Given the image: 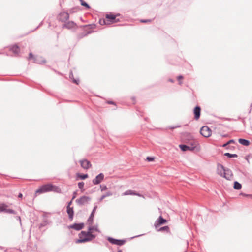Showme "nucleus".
<instances>
[{"label":"nucleus","instance_id":"nucleus-29","mask_svg":"<svg viewBox=\"0 0 252 252\" xmlns=\"http://www.w3.org/2000/svg\"><path fill=\"white\" fill-rule=\"evenodd\" d=\"M235 143V141L234 139H231V140H229V141H228L226 143L222 145L221 146V147H226L228 145H229L231 144H232V143Z\"/></svg>","mask_w":252,"mask_h":252},{"label":"nucleus","instance_id":"nucleus-42","mask_svg":"<svg viewBox=\"0 0 252 252\" xmlns=\"http://www.w3.org/2000/svg\"><path fill=\"white\" fill-rule=\"evenodd\" d=\"M69 77L71 79H73L74 78L73 77V74L72 71H70L69 74Z\"/></svg>","mask_w":252,"mask_h":252},{"label":"nucleus","instance_id":"nucleus-13","mask_svg":"<svg viewBox=\"0 0 252 252\" xmlns=\"http://www.w3.org/2000/svg\"><path fill=\"white\" fill-rule=\"evenodd\" d=\"M66 212L68 216V219L70 221L73 219L74 211L73 207H66Z\"/></svg>","mask_w":252,"mask_h":252},{"label":"nucleus","instance_id":"nucleus-47","mask_svg":"<svg viewBox=\"0 0 252 252\" xmlns=\"http://www.w3.org/2000/svg\"><path fill=\"white\" fill-rule=\"evenodd\" d=\"M16 219L17 220L19 221L20 223L21 224V220L20 217V216H16Z\"/></svg>","mask_w":252,"mask_h":252},{"label":"nucleus","instance_id":"nucleus-55","mask_svg":"<svg viewBox=\"0 0 252 252\" xmlns=\"http://www.w3.org/2000/svg\"><path fill=\"white\" fill-rule=\"evenodd\" d=\"M241 195H243V196H251V195H249V194H245V193H241Z\"/></svg>","mask_w":252,"mask_h":252},{"label":"nucleus","instance_id":"nucleus-22","mask_svg":"<svg viewBox=\"0 0 252 252\" xmlns=\"http://www.w3.org/2000/svg\"><path fill=\"white\" fill-rule=\"evenodd\" d=\"M238 141L239 143L246 146H249L250 144L249 140L243 138L239 139Z\"/></svg>","mask_w":252,"mask_h":252},{"label":"nucleus","instance_id":"nucleus-49","mask_svg":"<svg viewBox=\"0 0 252 252\" xmlns=\"http://www.w3.org/2000/svg\"><path fill=\"white\" fill-rule=\"evenodd\" d=\"M107 103L109 104H115V102L113 101H108Z\"/></svg>","mask_w":252,"mask_h":252},{"label":"nucleus","instance_id":"nucleus-10","mask_svg":"<svg viewBox=\"0 0 252 252\" xmlns=\"http://www.w3.org/2000/svg\"><path fill=\"white\" fill-rule=\"evenodd\" d=\"M104 174L102 173H100L93 180L92 182L95 185L99 184L104 180Z\"/></svg>","mask_w":252,"mask_h":252},{"label":"nucleus","instance_id":"nucleus-11","mask_svg":"<svg viewBox=\"0 0 252 252\" xmlns=\"http://www.w3.org/2000/svg\"><path fill=\"white\" fill-rule=\"evenodd\" d=\"M167 222L166 220L164 219L162 216H160L157 220H156L154 226L156 229H157L160 225L166 223Z\"/></svg>","mask_w":252,"mask_h":252},{"label":"nucleus","instance_id":"nucleus-28","mask_svg":"<svg viewBox=\"0 0 252 252\" xmlns=\"http://www.w3.org/2000/svg\"><path fill=\"white\" fill-rule=\"evenodd\" d=\"M81 3V5L84 7H85L87 9H90V6L89 5L84 1L83 0H79Z\"/></svg>","mask_w":252,"mask_h":252},{"label":"nucleus","instance_id":"nucleus-41","mask_svg":"<svg viewBox=\"0 0 252 252\" xmlns=\"http://www.w3.org/2000/svg\"><path fill=\"white\" fill-rule=\"evenodd\" d=\"M180 126H180L177 125V126H170L168 128L169 129L173 130V129H174L175 128H178V127H180Z\"/></svg>","mask_w":252,"mask_h":252},{"label":"nucleus","instance_id":"nucleus-26","mask_svg":"<svg viewBox=\"0 0 252 252\" xmlns=\"http://www.w3.org/2000/svg\"><path fill=\"white\" fill-rule=\"evenodd\" d=\"M224 156H226L228 158H233L238 157V155L236 154H231L229 153H225L224 154Z\"/></svg>","mask_w":252,"mask_h":252},{"label":"nucleus","instance_id":"nucleus-27","mask_svg":"<svg viewBox=\"0 0 252 252\" xmlns=\"http://www.w3.org/2000/svg\"><path fill=\"white\" fill-rule=\"evenodd\" d=\"M89 230H91L92 231H95L98 232L99 233L100 232V230L98 229L97 226H96V225L89 226Z\"/></svg>","mask_w":252,"mask_h":252},{"label":"nucleus","instance_id":"nucleus-44","mask_svg":"<svg viewBox=\"0 0 252 252\" xmlns=\"http://www.w3.org/2000/svg\"><path fill=\"white\" fill-rule=\"evenodd\" d=\"M99 23L101 25H104L105 24V20L104 19H100L99 20Z\"/></svg>","mask_w":252,"mask_h":252},{"label":"nucleus","instance_id":"nucleus-38","mask_svg":"<svg viewBox=\"0 0 252 252\" xmlns=\"http://www.w3.org/2000/svg\"><path fill=\"white\" fill-rule=\"evenodd\" d=\"M146 159L148 161L151 162L154 161L155 158L153 157H147Z\"/></svg>","mask_w":252,"mask_h":252},{"label":"nucleus","instance_id":"nucleus-17","mask_svg":"<svg viewBox=\"0 0 252 252\" xmlns=\"http://www.w3.org/2000/svg\"><path fill=\"white\" fill-rule=\"evenodd\" d=\"M97 208V206L96 205H95L94 207V208H93V210H92V212H91V214H90V216H89V218L88 219V221L89 222V223L90 224H91L92 223L93 221L94 213H95V212L96 211V210Z\"/></svg>","mask_w":252,"mask_h":252},{"label":"nucleus","instance_id":"nucleus-57","mask_svg":"<svg viewBox=\"0 0 252 252\" xmlns=\"http://www.w3.org/2000/svg\"><path fill=\"white\" fill-rule=\"evenodd\" d=\"M45 225V223H41L40 224V227H43V226H44Z\"/></svg>","mask_w":252,"mask_h":252},{"label":"nucleus","instance_id":"nucleus-40","mask_svg":"<svg viewBox=\"0 0 252 252\" xmlns=\"http://www.w3.org/2000/svg\"><path fill=\"white\" fill-rule=\"evenodd\" d=\"M77 195V191H74L73 193V195H72V198H71L72 200H73L76 197Z\"/></svg>","mask_w":252,"mask_h":252},{"label":"nucleus","instance_id":"nucleus-12","mask_svg":"<svg viewBox=\"0 0 252 252\" xmlns=\"http://www.w3.org/2000/svg\"><path fill=\"white\" fill-rule=\"evenodd\" d=\"M120 15V14L114 15L112 13L107 14L106 15V18L108 21L111 23H115L119 21V19H117L116 17Z\"/></svg>","mask_w":252,"mask_h":252},{"label":"nucleus","instance_id":"nucleus-3","mask_svg":"<svg viewBox=\"0 0 252 252\" xmlns=\"http://www.w3.org/2000/svg\"><path fill=\"white\" fill-rule=\"evenodd\" d=\"M54 188H56V189H59L56 186H54L51 184L43 185L40 186L39 188L36 190L35 193L39 194L53 190L55 191V190L54 189ZM55 191L58 192V191L56 190H55Z\"/></svg>","mask_w":252,"mask_h":252},{"label":"nucleus","instance_id":"nucleus-51","mask_svg":"<svg viewBox=\"0 0 252 252\" xmlns=\"http://www.w3.org/2000/svg\"><path fill=\"white\" fill-rule=\"evenodd\" d=\"M134 195H136V196H141V195L140 193H137L135 191L134 192Z\"/></svg>","mask_w":252,"mask_h":252},{"label":"nucleus","instance_id":"nucleus-37","mask_svg":"<svg viewBox=\"0 0 252 252\" xmlns=\"http://www.w3.org/2000/svg\"><path fill=\"white\" fill-rule=\"evenodd\" d=\"M226 150H233L235 149L234 146L228 145L226 147H224Z\"/></svg>","mask_w":252,"mask_h":252},{"label":"nucleus","instance_id":"nucleus-31","mask_svg":"<svg viewBox=\"0 0 252 252\" xmlns=\"http://www.w3.org/2000/svg\"><path fill=\"white\" fill-rule=\"evenodd\" d=\"M134 191L128 190L125 191L124 193V195H134Z\"/></svg>","mask_w":252,"mask_h":252},{"label":"nucleus","instance_id":"nucleus-9","mask_svg":"<svg viewBox=\"0 0 252 252\" xmlns=\"http://www.w3.org/2000/svg\"><path fill=\"white\" fill-rule=\"evenodd\" d=\"M96 237V235L94 234H90V238H83V239H77L75 240L77 244L83 243L87 242H90Z\"/></svg>","mask_w":252,"mask_h":252},{"label":"nucleus","instance_id":"nucleus-33","mask_svg":"<svg viewBox=\"0 0 252 252\" xmlns=\"http://www.w3.org/2000/svg\"><path fill=\"white\" fill-rule=\"evenodd\" d=\"M84 186V183L83 182H80L78 183V188L80 189H82V191L84 190V189H83Z\"/></svg>","mask_w":252,"mask_h":252},{"label":"nucleus","instance_id":"nucleus-46","mask_svg":"<svg viewBox=\"0 0 252 252\" xmlns=\"http://www.w3.org/2000/svg\"><path fill=\"white\" fill-rule=\"evenodd\" d=\"M34 58H35V57H34L33 55L32 54V53H30L29 54V59H33V60H34Z\"/></svg>","mask_w":252,"mask_h":252},{"label":"nucleus","instance_id":"nucleus-25","mask_svg":"<svg viewBox=\"0 0 252 252\" xmlns=\"http://www.w3.org/2000/svg\"><path fill=\"white\" fill-rule=\"evenodd\" d=\"M170 230V228L168 226H164L163 227H160L159 229H158V231H160V232H163L166 231L167 232H168Z\"/></svg>","mask_w":252,"mask_h":252},{"label":"nucleus","instance_id":"nucleus-4","mask_svg":"<svg viewBox=\"0 0 252 252\" xmlns=\"http://www.w3.org/2000/svg\"><path fill=\"white\" fill-rule=\"evenodd\" d=\"M91 199L89 196L84 195L79 198L75 200V202L79 206H82L89 203L91 201Z\"/></svg>","mask_w":252,"mask_h":252},{"label":"nucleus","instance_id":"nucleus-23","mask_svg":"<svg viewBox=\"0 0 252 252\" xmlns=\"http://www.w3.org/2000/svg\"><path fill=\"white\" fill-rule=\"evenodd\" d=\"M233 188L235 189L239 190L242 188L241 184L237 181L234 182Z\"/></svg>","mask_w":252,"mask_h":252},{"label":"nucleus","instance_id":"nucleus-20","mask_svg":"<svg viewBox=\"0 0 252 252\" xmlns=\"http://www.w3.org/2000/svg\"><path fill=\"white\" fill-rule=\"evenodd\" d=\"M10 50L15 54H18L20 51L19 46L16 44L12 45L10 47Z\"/></svg>","mask_w":252,"mask_h":252},{"label":"nucleus","instance_id":"nucleus-53","mask_svg":"<svg viewBox=\"0 0 252 252\" xmlns=\"http://www.w3.org/2000/svg\"><path fill=\"white\" fill-rule=\"evenodd\" d=\"M168 81L170 82H171V83H174V80L173 79H171V78H169L168 79Z\"/></svg>","mask_w":252,"mask_h":252},{"label":"nucleus","instance_id":"nucleus-34","mask_svg":"<svg viewBox=\"0 0 252 252\" xmlns=\"http://www.w3.org/2000/svg\"><path fill=\"white\" fill-rule=\"evenodd\" d=\"M100 187L101 189V191H103L104 190H106L108 189L106 185H100Z\"/></svg>","mask_w":252,"mask_h":252},{"label":"nucleus","instance_id":"nucleus-5","mask_svg":"<svg viewBox=\"0 0 252 252\" xmlns=\"http://www.w3.org/2000/svg\"><path fill=\"white\" fill-rule=\"evenodd\" d=\"M107 240L111 244L118 246L123 245L126 242L125 239H117L111 237H108Z\"/></svg>","mask_w":252,"mask_h":252},{"label":"nucleus","instance_id":"nucleus-18","mask_svg":"<svg viewBox=\"0 0 252 252\" xmlns=\"http://www.w3.org/2000/svg\"><path fill=\"white\" fill-rule=\"evenodd\" d=\"M34 62L37 64H43L45 63L46 62V60L43 57H38L34 58Z\"/></svg>","mask_w":252,"mask_h":252},{"label":"nucleus","instance_id":"nucleus-36","mask_svg":"<svg viewBox=\"0 0 252 252\" xmlns=\"http://www.w3.org/2000/svg\"><path fill=\"white\" fill-rule=\"evenodd\" d=\"M87 35V33H82L78 35V38L79 39H81L82 37L86 36Z\"/></svg>","mask_w":252,"mask_h":252},{"label":"nucleus","instance_id":"nucleus-35","mask_svg":"<svg viewBox=\"0 0 252 252\" xmlns=\"http://www.w3.org/2000/svg\"><path fill=\"white\" fill-rule=\"evenodd\" d=\"M183 78V76L181 75H179L177 77V79L179 80V84L181 85L182 84V81H180V80L182 79Z\"/></svg>","mask_w":252,"mask_h":252},{"label":"nucleus","instance_id":"nucleus-32","mask_svg":"<svg viewBox=\"0 0 252 252\" xmlns=\"http://www.w3.org/2000/svg\"><path fill=\"white\" fill-rule=\"evenodd\" d=\"M5 213H9V214H16V212L11 209H7V208H5Z\"/></svg>","mask_w":252,"mask_h":252},{"label":"nucleus","instance_id":"nucleus-54","mask_svg":"<svg viewBox=\"0 0 252 252\" xmlns=\"http://www.w3.org/2000/svg\"><path fill=\"white\" fill-rule=\"evenodd\" d=\"M83 238H90V235L89 234V235H84L83 236Z\"/></svg>","mask_w":252,"mask_h":252},{"label":"nucleus","instance_id":"nucleus-21","mask_svg":"<svg viewBox=\"0 0 252 252\" xmlns=\"http://www.w3.org/2000/svg\"><path fill=\"white\" fill-rule=\"evenodd\" d=\"M113 195V193L110 191H109L108 192H107L106 193L103 194L100 198H99L98 199V202H101L104 198H105L106 197H109V196H111Z\"/></svg>","mask_w":252,"mask_h":252},{"label":"nucleus","instance_id":"nucleus-52","mask_svg":"<svg viewBox=\"0 0 252 252\" xmlns=\"http://www.w3.org/2000/svg\"><path fill=\"white\" fill-rule=\"evenodd\" d=\"M75 9V8H71V9H70V12L71 13H73V12H74L75 11V10H74Z\"/></svg>","mask_w":252,"mask_h":252},{"label":"nucleus","instance_id":"nucleus-15","mask_svg":"<svg viewBox=\"0 0 252 252\" xmlns=\"http://www.w3.org/2000/svg\"><path fill=\"white\" fill-rule=\"evenodd\" d=\"M201 108L199 106H196L194 107L193 110V113L194 115V119L196 120H198L200 117Z\"/></svg>","mask_w":252,"mask_h":252},{"label":"nucleus","instance_id":"nucleus-6","mask_svg":"<svg viewBox=\"0 0 252 252\" xmlns=\"http://www.w3.org/2000/svg\"><path fill=\"white\" fill-rule=\"evenodd\" d=\"M212 131L207 126H202L200 130V134L204 137H209L211 135Z\"/></svg>","mask_w":252,"mask_h":252},{"label":"nucleus","instance_id":"nucleus-60","mask_svg":"<svg viewBox=\"0 0 252 252\" xmlns=\"http://www.w3.org/2000/svg\"><path fill=\"white\" fill-rule=\"evenodd\" d=\"M142 235H143V234H142V235H138L136 236H135V237H132V238H135V237H139V236H142Z\"/></svg>","mask_w":252,"mask_h":252},{"label":"nucleus","instance_id":"nucleus-19","mask_svg":"<svg viewBox=\"0 0 252 252\" xmlns=\"http://www.w3.org/2000/svg\"><path fill=\"white\" fill-rule=\"evenodd\" d=\"M92 234V231L89 230V228L88 229V231L86 232L85 231H81V232L78 234L79 239H83V236L84 235H87L89 234Z\"/></svg>","mask_w":252,"mask_h":252},{"label":"nucleus","instance_id":"nucleus-50","mask_svg":"<svg viewBox=\"0 0 252 252\" xmlns=\"http://www.w3.org/2000/svg\"><path fill=\"white\" fill-rule=\"evenodd\" d=\"M22 197H23V194L21 193H19L18 195V197L22 198Z\"/></svg>","mask_w":252,"mask_h":252},{"label":"nucleus","instance_id":"nucleus-24","mask_svg":"<svg viewBox=\"0 0 252 252\" xmlns=\"http://www.w3.org/2000/svg\"><path fill=\"white\" fill-rule=\"evenodd\" d=\"M77 176L79 177L81 180H85L88 177V174L77 173Z\"/></svg>","mask_w":252,"mask_h":252},{"label":"nucleus","instance_id":"nucleus-58","mask_svg":"<svg viewBox=\"0 0 252 252\" xmlns=\"http://www.w3.org/2000/svg\"><path fill=\"white\" fill-rule=\"evenodd\" d=\"M131 99H132L133 101H135V97H131Z\"/></svg>","mask_w":252,"mask_h":252},{"label":"nucleus","instance_id":"nucleus-2","mask_svg":"<svg viewBox=\"0 0 252 252\" xmlns=\"http://www.w3.org/2000/svg\"><path fill=\"white\" fill-rule=\"evenodd\" d=\"M217 168L218 174L220 176L225 178L227 180H231L232 179L233 173L230 169L225 168L223 165L220 163L217 164Z\"/></svg>","mask_w":252,"mask_h":252},{"label":"nucleus","instance_id":"nucleus-45","mask_svg":"<svg viewBox=\"0 0 252 252\" xmlns=\"http://www.w3.org/2000/svg\"><path fill=\"white\" fill-rule=\"evenodd\" d=\"M72 82H73V83H74L76 84H78V83H79V79H74V78H73V79H72Z\"/></svg>","mask_w":252,"mask_h":252},{"label":"nucleus","instance_id":"nucleus-61","mask_svg":"<svg viewBox=\"0 0 252 252\" xmlns=\"http://www.w3.org/2000/svg\"><path fill=\"white\" fill-rule=\"evenodd\" d=\"M252 107V103L251 104V106H250V107L251 108ZM251 108L250 109V112H251Z\"/></svg>","mask_w":252,"mask_h":252},{"label":"nucleus","instance_id":"nucleus-56","mask_svg":"<svg viewBox=\"0 0 252 252\" xmlns=\"http://www.w3.org/2000/svg\"><path fill=\"white\" fill-rule=\"evenodd\" d=\"M221 136L223 137H226L228 136V134L221 135Z\"/></svg>","mask_w":252,"mask_h":252},{"label":"nucleus","instance_id":"nucleus-39","mask_svg":"<svg viewBox=\"0 0 252 252\" xmlns=\"http://www.w3.org/2000/svg\"><path fill=\"white\" fill-rule=\"evenodd\" d=\"M151 19H141L140 20V22L142 23L151 22Z\"/></svg>","mask_w":252,"mask_h":252},{"label":"nucleus","instance_id":"nucleus-7","mask_svg":"<svg viewBox=\"0 0 252 252\" xmlns=\"http://www.w3.org/2000/svg\"><path fill=\"white\" fill-rule=\"evenodd\" d=\"M69 13L65 11L60 12L57 17V18L59 21L64 23L69 19Z\"/></svg>","mask_w":252,"mask_h":252},{"label":"nucleus","instance_id":"nucleus-62","mask_svg":"<svg viewBox=\"0 0 252 252\" xmlns=\"http://www.w3.org/2000/svg\"><path fill=\"white\" fill-rule=\"evenodd\" d=\"M118 252H123L122 250H119L118 251Z\"/></svg>","mask_w":252,"mask_h":252},{"label":"nucleus","instance_id":"nucleus-59","mask_svg":"<svg viewBox=\"0 0 252 252\" xmlns=\"http://www.w3.org/2000/svg\"><path fill=\"white\" fill-rule=\"evenodd\" d=\"M242 123H243V124L245 125V120L244 119H242Z\"/></svg>","mask_w":252,"mask_h":252},{"label":"nucleus","instance_id":"nucleus-43","mask_svg":"<svg viewBox=\"0 0 252 252\" xmlns=\"http://www.w3.org/2000/svg\"><path fill=\"white\" fill-rule=\"evenodd\" d=\"M72 201H73V200H72V199H71V200L70 201H68L67 203L66 207H71V205L72 204Z\"/></svg>","mask_w":252,"mask_h":252},{"label":"nucleus","instance_id":"nucleus-16","mask_svg":"<svg viewBox=\"0 0 252 252\" xmlns=\"http://www.w3.org/2000/svg\"><path fill=\"white\" fill-rule=\"evenodd\" d=\"M76 26V23H74L73 21H68L67 22H65L64 24L63 25L62 28H66L68 29H71L75 27Z\"/></svg>","mask_w":252,"mask_h":252},{"label":"nucleus","instance_id":"nucleus-8","mask_svg":"<svg viewBox=\"0 0 252 252\" xmlns=\"http://www.w3.org/2000/svg\"><path fill=\"white\" fill-rule=\"evenodd\" d=\"M84 227V223L83 222L80 223H75L71 225L68 226V228L69 229H73L76 231H79L82 230Z\"/></svg>","mask_w":252,"mask_h":252},{"label":"nucleus","instance_id":"nucleus-48","mask_svg":"<svg viewBox=\"0 0 252 252\" xmlns=\"http://www.w3.org/2000/svg\"><path fill=\"white\" fill-rule=\"evenodd\" d=\"M43 21H41L40 22V23L39 24V25L34 29V30H36V29H37L40 26H41L42 24H43Z\"/></svg>","mask_w":252,"mask_h":252},{"label":"nucleus","instance_id":"nucleus-30","mask_svg":"<svg viewBox=\"0 0 252 252\" xmlns=\"http://www.w3.org/2000/svg\"><path fill=\"white\" fill-rule=\"evenodd\" d=\"M7 207V205H6L5 204H4V203L0 204V212H5V208Z\"/></svg>","mask_w":252,"mask_h":252},{"label":"nucleus","instance_id":"nucleus-1","mask_svg":"<svg viewBox=\"0 0 252 252\" xmlns=\"http://www.w3.org/2000/svg\"><path fill=\"white\" fill-rule=\"evenodd\" d=\"M187 137L189 139H191V140L190 141H189V142L188 143V145L180 144L179 145V147H180V149L183 152H186L187 151H193L196 148H197V143L195 140H192V136L190 134L187 133Z\"/></svg>","mask_w":252,"mask_h":252},{"label":"nucleus","instance_id":"nucleus-14","mask_svg":"<svg viewBox=\"0 0 252 252\" xmlns=\"http://www.w3.org/2000/svg\"><path fill=\"white\" fill-rule=\"evenodd\" d=\"M80 162L81 166L84 169H88L91 166L90 162L87 159L80 160Z\"/></svg>","mask_w":252,"mask_h":252}]
</instances>
